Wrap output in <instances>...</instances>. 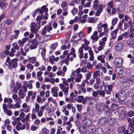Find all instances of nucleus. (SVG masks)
<instances>
[{
    "instance_id": "nucleus-1",
    "label": "nucleus",
    "mask_w": 134,
    "mask_h": 134,
    "mask_svg": "<svg viewBox=\"0 0 134 134\" xmlns=\"http://www.w3.org/2000/svg\"><path fill=\"white\" fill-rule=\"evenodd\" d=\"M120 81L124 83V87L125 90H127L131 85L134 84V79L132 77L127 78L122 76L120 78Z\"/></svg>"
},
{
    "instance_id": "nucleus-2",
    "label": "nucleus",
    "mask_w": 134,
    "mask_h": 134,
    "mask_svg": "<svg viewBox=\"0 0 134 134\" xmlns=\"http://www.w3.org/2000/svg\"><path fill=\"white\" fill-rule=\"evenodd\" d=\"M104 28L103 32L106 35L107 34L109 31V29L106 23L103 24L101 23H99L97 25V30L99 32H101L102 31V28Z\"/></svg>"
},
{
    "instance_id": "nucleus-3",
    "label": "nucleus",
    "mask_w": 134,
    "mask_h": 134,
    "mask_svg": "<svg viewBox=\"0 0 134 134\" xmlns=\"http://www.w3.org/2000/svg\"><path fill=\"white\" fill-rule=\"evenodd\" d=\"M31 31L32 32L36 33L40 29L41 25L40 23H37L36 24L34 22L30 24Z\"/></svg>"
},
{
    "instance_id": "nucleus-4",
    "label": "nucleus",
    "mask_w": 134,
    "mask_h": 134,
    "mask_svg": "<svg viewBox=\"0 0 134 134\" xmlns=\"http://www.w3.org/2000/svg\"><path fill=\"white\" fill-rule=\"evenodd\" d=\"M116 98L121 101H123L126 97V93L124 92H119L115 95Z\"/></svg>"
},
{
    "instance_id": "nucleus-5",
    "label": "nucleus",
    "mask_w": 134,
    "mask_h": 134,
    "mask_svg": "<svg viewBox=\"0 0 134 134\" xmlns=\"http://www.w3.org/2000/svg\"><path fill=\"white\" fill-rule=\"evenodd\" d=\"M7 35V30L5 29H2L0 32V40L2 41L5 40Z\"/></svg>"
},
{
    "instance_id": "nucleus-6",
    "label": "nucleus",
    "mask_w": 134,
    "mask_h": 134,
    "mask_svg": "<svg viewBox=\"0 0 134 134\" xmlns=\"http://www.w3.org/2000/svg\"><path fill=\"white\" fill-rule=\"evenodd\" d=\"M124 47V44L121 43L116 44L115 46V50L117 52H120L123 49Z\"/></svg>"
},
{
    "instance_id": "nucleus-7",
    "label": "nucleus",
    "mask_w": 134,
    "mask_h": 134,
    "mask_svg": "<svg viewBox=\"0 0 134 134\" xmlns=\"http://www.w3.org/2000/svg\"><path fill=\"white\" fill-rule=\"evenodd\" d=\"M60 88L64 93V95L66 96L68 95L69 91V87H66L63 84L60 83L59 85Z\"/></svg>"
},
{
    "instance_id": "nucleus-8",
    "label": "nucleus",
    "mask_w": 134,
    "mask_h": 134,
    "mask_svg": "<svg viewBox=\"0 0 134 134\" xmlns=\"http://www.w3.org/2000/svg\"><path fill=\"white\" fill-rule=\"evenodd\" d=\"M21 0H12L10 4V7L12 9L17 7L20 3Z\"/></svg>"
},
{
    "instance_id": "nucleus-9",
    "label": "nucleus",
    "mask_w": 134,
    "mask_h": 134,
    "mask_svg": "<svg viewBox=\"0 0 134 134\" xmlns=\"http://www.w3.org/2000/svg\"><path fill=\"white\" fill-rule=\"evenodd\" d=\"M48 14L47 13H45L44 14V15H41L38 16L36 19V20L38 22V23H40L41 21L43 18L44 20H46L48 19L47 15Z\"/></svg>"
},
{
    "instance_id": "nucleus-10",
    "label": "nucleus",
    "mask_w": 134,
    "mask_h": 134,
    "mask_svg": "<svg viewBox=\"0 0 134 134\" xmlns=\"http://www.w3.org/2000/svg\"><path fill=\"white\" fill-rule=\"evenodd\" d=\"M105 104L103 103H100L97 105L96 109L97 111L98 112L102 111L104 108Z\"/></svg>"
},
{
    "instance_id": "nucleus-11",
    "label": "nucleus",
    "mask_w": 134,
    "mask_h": 134,
    "mask_svg": "<svg viewBox=\"0 0 134 134\" xmlns=\"http://www.w3.org/2000/svg\"><path fill=\"white\" fill-rule=\"evenodd\" d=\"M59 88L57 87H54L52 88L51 93L53 94V96L55 97H58L57 92L59 91Z\"/></svg>"
},
{
    "instance_id": "nucleus-12",
    "label": "nucleus",
    "mask_w": 134,
    "mask_h": 134,
    "mask_svg": "<svg viewBox=\"0 0 134 134\" xmlns=\"http://www.w3.org/2000/svg\"><path fill=\"white\" fill-rule=\"evenodd\" d=\"M7 17L5 16L4 14H3L0 17V21L2 23L3 25L4 26L7 24Z\"/></svg>"
},
{
    "instance_id": "nucleus-13",
    "label": "nucleus",
    "mask_w": 134,
    "mask_h": 134,
    "mask_svg": "<svg viewBox=\"0 0 134 134\" xmlns=\"http://www.w3.org/2000/svg\"><path fill=\"white\" fill-rule=\"evenodd\" d=\"M119 30V29L118 28H116L114 30L110 32V35L111 39H115L116 37L117 34Z\"/></svg>"
},
{
    "instance_id": "nucleus-14",
    "label": "nucleus",
    "mask_w": 134,
    "mask_h": 134,
    "mask_svg": "<svg viewBox=\"0 0 134 134\" xmlns=\"http://www.w3.org/2000/svg\"><path fill=\"white\" fill-rule=\"evenodd\" d=\"M18 59L15 58L12 60V62L9 63V66H10L12 64V68H16L18 66V63L16 62Z\"/></svg>"
},
{
    "instance_id": "nucleus-15",
    "label": "nucleus",
    "mask_w": 134,
    "mask_h": 134,
    "mask_svg": "<svg viewBox=\"0 0 134 134\" xmlns=\"http://www.w3.org/2000/svg\"><path fill=\"white\" fill-rule=\"evenodd\" d=\"M123 60L122 59L119 57L116 58L115 60V64L116 66H121Z\"/></svg>"
},
{
    "instance_id": "nucleus-16",
    "label": "nucleus",
    "mask_w": 134,
    "mask_h": 134,
    "mask_svg": "<svg viewBox=\"0 0 134 134\" xmlns=\"http://www.w3.org/2000/svg\"><path fill=\"white\" fill-rule=\"evenodd\" d=\"M107 10L109 13H110L111 12V9L113 8V2L111 1L107 4Z\"/></svg>"
},
{
    "instance_id": "nucleus-17",
    "label": "nucleus",
    "mask_w": 134,
    "mask_h": 134,
    "mask_svg": "<svg viewBox=\"0 0 134 134\" xmlns=\"http://www.w3.org/2000/svg\"><path fill=\"white\" fill-rule=\"evenodd\" d=\"M97 104V101L94 99H92L90 100L89 102L90 107L92 108H94L96 107Z\"/></svg>"
},
{
    "instance_id": "nucleus-18",
    "label": "nucleus",
    "mask_w": 134,
    "mask_h": 134,
    "mask_svg": "<svg viewBox=\"0 0 134 134\" xmlns=\"http://www.w3.org/2000/svg\"><path fill=\"white\" fill-rule=\"evenodd\" d=\"M22 107L24 109L23 110L26 113H27L30 111L31 107L30 106L27 105L26 103L23 104Z\"/></svg>"
},
{
    "instance_id": "nucleus-19",
    "label": "nucleus",
    "mask_w": 134,
    "mask_h": 134,
    "mask_svg": "<svg viewBox=\"0 0 134 134\" xmlns=\"http://www.w3.org/2000/svg\"><path fill=\"white\" fill-rule=\"evenodd\" d=\"M125 108L124 107H121L119 108L118 110V112L119 114L121 115L122 117V119H123V116H124L125 114Z\"/></svg>"
},
{
    "instance_id": "nucleus-20",
    "label": "nucleus",
    "mask_w": 134,
    "mask_h": 134,
    "mask_svg": "<svg viewBox=\"0 0 134 134\" xmlns=\"http://www.w3.org/2000/svg\"><path fill=\"white\" fill-rule=\"evenodd\" d=\"M37 41L35 40H34L31 42V44L30 45V48L31 49H35L37 47Z\"/></svg>"
},
{
    "instance_id": "nucleus-21",
    "label": "nucleus",
    "mask_w": 134,
    "mask_h": 134,
    "mask_svg": "<svg viewBox=\"0 0 134 134\" xmlns=\"http://www.w3.org/2000/svg\"><path fill=\"white\" fill-rule=\"evenodd\" d=\"M103 8V4H100L98 6V8L97 9L98 10L96 13L95 15L96 16H99L102 11Z\"/></svg>"
},
{
    "instance_id": "nucleus-22",
    "label": "nucleus",
    "mask_w": 134,
    "mask_h": 134,
    "mask_svg": "<svg viewBox=\"0 0 134 134\" xmlns=\"http://www.w3.org/2000/svg\"><path fill=\"white\" fill-rule=\"evenodd\" d=\"M107 119L104 117H102L100 118L98 121V123L100 125H104L107 122Z\"/></svg>"
},
{
    "instance_id": "nucleus-23",
    "label": "nucleus",
    "mask_w": 134,
    "mask_h": 134,
    "mask_svg": "<svg viewBox=\"0 0 134 134\" xmlns=\"http://www.w3.org/2000/svg\"><path fill=\"white\" fill-rule=\"evenodd\" d=\"M79 131L80 132L81 134H85L87 131L86 128L84 125L81 126L79 128Z\"/></svg>"
},
{
    "instance_id": "nucleus-24",
    "label": "nucleus",
    "mask_w": 134,
    "mask_h": 134,
    "mask_svg": "<svg viewBox=\"0 0 134 134\" xmlns=\"http://www.w3.org/2000/svg\"><path fill=\"white\" fill-rule=\"evenodd\" d=\"M92 121L89 118L85 119L83 121L84 124L87 126H90L92 124Z\"/></svg>"
},
{
    "instance_id": "nucleus-25",
    "label": "nucleus",
    "mask_w": 134,
    "mask_h": 134,
    "mask_svg": "<svg viewBox=\"0 0 134 134\" xmlns=\"http://www.w3.org/2000/svg\"><path fill=\"white\" fill-rule=\"evenodd\" d=\"M105 56L103 55H102L98 56L97 57L98 60L100 61L101 63H104L105 62Z\"/></svg>"
},
{
    "instance_id": "nucleus-26",
    "label": "nucleus",
    "mask_w": 134,
    "mask_h": 134,
    "mask_svg": "<svg viewBox=\"0 0 134 134\" xmlns=\"http://www.w3.org/2000/svg\"><path fill=\"white\" fill-rule=\"evenodd\" d=\"M126 128L123 126H120L118 129V131L119 132H122L124 134H127V133Z\"/></svg>"
},
{
    "instance_id": "nucleus-27",
    "label": "nucleus",
    "mask_w": 134,
    "mask_h": 134,
    "mask_svg": "<svg viewBox=\"0 0 134 134\" xmlns=\"http://www.w3.org/2000/svg\"><path fill=\"white\" fill-rule=\"evenodd\" d=\"M126 44L130 47L134 48V38L127 41Z\"/></svg>"
},
{
    "instance_id": "nucleus-28",
    "label": "nucleus",
    "mask_w": 134,
    "mask_h": 134,
    "mask_svg": "<svg viewBox=\"0 0 134 134\" xmlns=\"http://www.w3.org/2000/svg\"><path fill=\"white\" fill-rule=\"evenodd\" d=\"M115 71L117 74H121L123 73V70L121 68L118 67V66H117V67L115 68Z\"/></svg>"
},
{
    "instance_id": "nucleus-29",
    "label": "nucleus",
    "mask_w": 134,
    "mask_h": 134,
    "mask_svg": "<svg viewBox=\"0 0 134 134\" xmlns=\"http://www.w3.org/2000/svg\"><path fill=\"white\" fill-rule=\"evenodd\" d=\"M40 106L39 104L36 103L35 105V108L32 110V112H38L40 110Z\"/></svg>"
},
{
    "instance_id": "nucleus-30",
    "label": "nucleus",
    "mask_w": 134,
    "mask_h": 134,
    "mask_svg": "<svg viewBox=\"0 0 134 134\" xmlns=\"http://www.w3.org/2000/svg\"><path fill=\"white\" fill-rule=\"evenodd\" d=\"M113 86L112 85H109L108 86V89L106 90L105 92L106 94L108 95L110 94L111 93Z\"/></svg>"
},
{
    "instance_id": "nucleus-31",
    "label": "nucleus",
    "mask_w": 134,
    "mask_h": 134,
    "mask_svg": "<svg viewBox=\"0 0 134 134\" xmlns=\"http://www.w3.org/2000/svg\"><path fill=\"white\" fill-rule=\"evenodd\" d=\"M103 130L100 127H98L95 130V134H103Z\"/></svg>"
},
{
    "instance_id": "nucleus-32",
    "label": "nucleus",
    "mask_w": 134,
    "mask_h": 134,
    "mask_svg": "<svg viewBox=\"0 0 134 134\" xmlns=\"http://www.w3.org/2000/svg\"><path fill=\"white\" fill-rule=\"evenodd\" d=\"M25 93L24 92L22 89H20L19 91L18 94L20 96V98L21 99H23L26 96Z\"/></svg>"
},
{
    "instance_id": "nucleus-33",
    "label": "nucleus",
    "mask_w": 134,
    "mask_h": 134,
    "mask_svg": "<svg viewBox=\"0 0 134 134\" xmlns=\"http://www.w3.org/2000/svg\"><path fill=\"white\" fill-rule=\"evenodd\" d=\"M87 113L90 116H93L94 114V112L93 110L90 109L89 108H87Z\"/></svg>"
},
{
    "instance_id": "nucleus-34",
    "label": "nucleus",
    "mask_w": 134,
    "mask_h": 134,
    "mask_svg": "<svg viewBox=\"0 0 134 134\" xmlns=\"http://www.w3.org/2000/svg\"><path fill=\"white\" fill-rule=\"evenodd\" d=\"M99 4V2L97 0H95L93 2V8L94 10H97L98 8V5Z\"/></svg>"
},
{
    "instance_id": "nucleus-35",
    "label": "nucleus",
    "mask_w": 134,
    "mask_h": 134,
    "mask_svg": "<svg viewBox=\"0 0 134 134\" xmlns=\"http://www.w3.org/2000/svg\"><path fill=\"white\" fill-rule=\"evenodd\" d=\"M15 35H13L12 37L11 38V40H13L14 38L16 39L18 36V35L19 33V30H16L14 31Z\"/></svg>"
},
{
    "instance_id": "nucleus-36",
    "label": "nucleus",
    "mask_w": 134,
    "mask_h": 134,
    "mask_svg": "<svg viewBox=\"0 0 134 134\" xmlns=\"http://www.w3.org/2000/svg\"><path fill=\"white\" fill-rule=\"evenodd\" d=\"M100 71L99 70H97L94 71L93 74V77L94 79H96L97 77V76H100Z\"/></svg>"
},
{
    "instance_id": "nucleus-37",
    "label": "nucleus",
    "mask_w": 134,
    "mask_h": 134,
    "mask_svg": "<svg viewBox=\"0 0 134 134\" xmlns=\"http://www.w3.org/2000/svg\"><path fill=\"white\" fill-rule=\"evenodd\" d=\"M58 69L59 70L57 72V75H61L62 76H64L65 75V72L61 71V67L58 68Z\"/></svg>"
},
{
    "instance_id": "nucleus-38",
    "label": "nucleus",
    "mask_w": 134,
    "mask_h": 134,
    "mask_svg": "<svg viewBox=\"0 0 134 134\" xmlns=\"http://www.w3.org/2000/svg\"><path fill=\"white\" fill-rule=\"evenodd\" d=\"M84 99V97L82 96H79L77 97V101L79 103H83Z\"/></svg>"
},
{
    "instance_id": "nucleus-39",
    "label": "nucleus",
    "mask_w": 134,
    "mask_h": 134,
    "mask_svg": "<svg viewBox=\"0 0 134 134\" xmlns=\"http://www.w3.org/2000/svg\"><path fill=\"white\" fill-rule=\"evenodd\" d=\"M118 108V105L116 104L113 103L112 104L111 107L110 108V110L111 111H115Z\"/></svg>"
},
{
    "instance_id": "nucleus-40",
    "label": "nucleus",
    "mask_w": 134,
    "mask_h": 134,
    "mask_svg": "<svg viewBox=\"0 0 134 134\" xmlns=\"http://www.w3.org/2000/svg\"><path fill=\"white\" fill-rule=\"evenodd\" d=\"M98 92L99 95L103 97H104L105 95V91L103 90H98Z\"/></svg>"
},
{
    "instance_id": "nucleus-41",
    "label": "nucleus",
    "mask_w": 134,
    "mask_h": 134,
    "mask_svg": "<svg viewBox=\"0 0 134 134\" xmlns=\"http://www.w3.org/2000/svg\"><path fill=\"white\" fill-rule=\"evenodd\" d=\"M127 131V134H131L134 131V129L131 127L128 126Z\"/></svg>"
},
{
    "instance_id": "nucleus-42",
    "label": "nucleus",
    "mask_w": 134,
    "mask_h": 134,
    "mask_svg": "<svg viewBox=\"0 0 134 134\" xmlns=\"http://www.w3.org/2000/svg\"><path fill=\"white\" fill-rule=\"evenodd\" d=\"M27 84L26 83H25L23 86V88L21 89H22V91L25 93H26L27 91Z\"/></svg>"
},
{
    "instance_id": "nucleus-43",
    "label": "nucleus",
    "mask_w": 134,
    "mask_h": 134,
    "mask_svg": "<svg viewBox=\"0 0 134 134\" xmlns=\"http://www.w3.org/2000/svg\"><path fill=\"white\" fill-rule=\"evenodd\" d=\"M115 120L113 118H109L108 119V123L110 125L113 124L115 123Z\"/></svg>"
},
{
    "instance_id": "nucleus-44",
    "label": "nucleus",
    "mask_w": 134,
    "mask_h": 134,
    "mask_svg": "<svg viewBox=\"0 0 134 134\" xmlns=\"http://www.w3.org/2000/svg\"><path fill=\"white\" fill-rule=\"evenodd\" d=\"M36 58L35 57H33L29 58V61L31 63L33 64L36 62Z\"/></svg>"
},
{
    "instance_id": "nucleus-45",
    "label": "nucleus",
    "mask_w": 134,
    "mask_h": 134,
    "mask_svg": "<svg viewBox=\"0 0 134 134\" xmlns=\"http://www.w3.org/2000/svg\"><path fill=\"white\" fill-rule=\"evenodd\" d=\"M7 5L6 3L3 2H1L0 3V7L1 9H3Z\"/></svg>"
},
{
    "instance_id": "nucleus-46",
    "label": "nucleus",
    "mask_w": 134,
    "mask_h": 134,
    "mask_svg": "<svg viewBox=\"0 0 134 134\" xmlns=\"http://www.w3.org/2000/svg\"><path fill=\"white\" fill-rule=\"evenodd\" d=\"M44 29H46L47 31L49 32L52 29V27L51 25L49 24V25L45 26Z\"/></svg>"
},
{
    "instance_id": "nucleus-47",
    "label": "nucleus",
    "mask_w": 134,
    "mask_h": 134,
    "mask_svg": "<svg viewBox=\"0 0 134 134\" xmlns=\"http://www.w3.org/2000/svg\"><path fill=\"white\" fill-rule=\"evenodd\" d=\"M12 46L13 48H14V49L17 50H19L20 48L18 46L17 43H13L12 44Z\"/></svg>"
},
{
    "instance_id": "nucleus-48",
    "label": "nucleus",
    "mask_w": 134,
    "mask_h": 134,
    "mask_svg": "<svg viewBox=\"0 0 134 134\" xmlns=\"http://www.w3.org/2000/svg\"><path fill=\"white\" fill-rule=\"evenodd\" d=\"M86 83H87V84L88 85L89 83L87 80L85 79L82 81L81 84V86L82 87H85Z\"/></svg>"
},
{
    "instance_id": "nucleus-49",
    "label": "nucleus",
    "mask_w": 134,
    "mask_h": 134,
    "mask_svg": "<svg viewBox=\"0 0 134 134\" xmlns=\"http://www.w3.org/2000/svg\"><path fill=\"white\" fill-rule=\"evenodd\" d=\"M118 20V18H115L113 19L111 21V24L112 25H115L117 23Z\"/></svg>"
},
{
    "instance_id": "nucleus-50",
    "label": "nucleus",
    "mask_w": 134,
    "mask_h": 134,
    "mask_svg": "<svg viewBox=\"0 0 134 134\" xmlns=\"http://www.w3.org/2000/svg\"><path fill=\"white\" fill-rule=\"evenodd\" d=\"M4 112L8 116H10L13 114L12 111L9 109H7Z\"/></svg>"
},
{
    "instance_id": "nucleus-51",
    "label": "nucleus",
    "mask_w": 134,
    "mask_h": 134,
    "mask_svg": "<svg viewBox=\"0 0 134 134\" xmlns=\"http://www.w3.org/2000/svg\"><path fill=\"white\" fill-rule=\"evenodd\" d=\"M122 36L125 38H128L129 37H130L129 35V32H126L123 34H122Z\"/></svg>"
},
{
    "instance_id": "nucleus-52",
    "label": "nucleus",
    "mask_w": 134,
    "mask_h": 134,
    "mask_svg": "<svg viewBox=\"0 0 134 134\" xmlns=\"http://www.w3.org/2000/svg\"><path fill=\"white\" fill-rule=\"evenodd\" d=\"M95 19L93 17L88 18L87 20V21L89 23H93L94 22Z\"/></svg>"
},
{
    "instance_id": "nucleus-53",
    "label": "nucleus",
    "mask_w": 134,
    "mask_h": 134,
    "mask_svg": "<svg viewBox=\"0 0 134 134\" xmlns=\"http://www.w3.org/2000/svg\"><path fill=\"white\" fill-rule=\"evenodd\" d=\"M98 91H93L92 93V95L94 98H96L98 94Z\"/></svg>"
},
{
    "instance_id": "nucleus-54",
    "label": "nucleus",
    "mask_w": 134,
    "mask_h": 134,
    "mask_svg": "<svg viewBox=\"0 0 134 134\" xmlns=\"http://www.w3.org/2000/svg\"><path fill=\"white\" fill-rule=\"evenodd\" d=\"M92 75V73L90 72H88V73L86 74V79L88 81Z\"/></svg>"
},
{
    "instance_id": "nucleus-55",
    "label": "nucleus",
    "mask_w": 134,
    "mask_h": 134,
    "mask_svg": "<svg viewBox=\"0 0 134 134\" xmlns=\"http://www.w3.org/2000/svg\"><path fill=\"white\" fill-rule=\"evenodd\" d=\"M26 67L27 68L31 70H33L34 68V66L30 63H29L27 65Z\"/></svg>"
},
{
    "instance_id": "nucleus-56",
    "label": "nucleus",
    "mask_w": 134,
    "mask_h": 134,
    "mask_svg": "<svg viewBox=\"0 0 134 134\" xmlns=\"http://www.w3.org/2000/svg\"><path fill=\"white\" fill-rule=\"evenodd\" d=\"M58 45V43L57 42L51 45V47L52 49H55L56 48Z\"/></svg>"
},
{
    "instance_id": "nucleus-57",
    "label": "nucleus",
    "mask_w": 134,
    "mask_h": 134,
    "mask_svg": "<svg viewBox=\"0 0 134 134\" xmlns=\"http://www.w3.org/2000/svg\"><path fill=\"white\" fill-rule=\"evenodd\" d=\"M29 47H30V45L29 44H26L25 47L24 49L26 52H27L29 51Z\"/></svg>"
},
{
    "instance_id": "nucleus-58",
    "label": "nucleus",
    "mask_w": 134,
    "mask_h": 134,
    "mask_svg": "<svg viewBox=\"0 0 134 134\" xmlns=\"http://www.w3.org/2000/svg\"><path fill=\"white\" fill-rule=\"evenodd\" d=\"M55 57L54 55H51L49 57V62L51 63H53L54 62Z\"/></svg>"
},
{
    "instance_id": "nucleus-59",
    "label": "nucleus",
    "mask_w": 134,
    "mask_h": 134,
    "mask_svg": "<svg viewBox=\"0 0 134 134\" xmlns=\"http://www.w3.org/2000/svg\"><path fill=\"white\" fill-rule=\"evenodd\" d=\"M98 38L99 36H98L92 35L91 36V38L93 40L95 41H97Z\"/></svg>"
},
{
    "instance_id": "nucleus-60",
    "label": "nucleus",
    "mask_w": 134,
    "mask_h": 134,
    "mask_svg": "<svg viewBox=\"0 0 134 134\" xmlns=\"http://www.w3.org/2000/svg\"><path fill=\"white\" fill-rule=\"evenodd\" d=\"M124 19H123L122 20V22H120L119 25L118 26V28L119 29H120L121 30H122V25H123V23H122V21Z\"/></svg>"
},
{
    "instance_id": "nucleus-61",
    "label": "nucleus",
    "mask_w": 134,
    "mask_h": 134,
    "mask_svg": "<svg viewBox=\"0 0 134 134\" xmlns=\"http://www.w3.org/2000/svg\"><path fill=\"white\" fill-rule=\"evenodd\" d=\"M42 132H43L45 134H48L49 133V130L45 128H43L42 129Z\"/></svg>"
},
{
    "instance_id": "nucleus-62",
    "label": "nucleus",
    "mask_w": 134,
    "mask_h": 134,
    "mask_svg": "<svg viewBox=\"0 0 134 134\" xmlns=\"http://www.w3.org/2000/svg\"><path fill=\"white\" fill-rule=\"evenodd\" d=\"M105 106H104V110H105V113H109L110 111V110L109 108L108 107L107 105H105Z\"/></svg>"
},
{
    "instance_id": "nucleus-63",
    "label": "nucleus",
    "mask_w": 134,
    "mask_h": 134,
    "mask_svg": "<svg viewBox=\"0 0 134 134\" xmlns=\"http://www.w3.org/2000/svg\"><path fill=\"white\" fill-rule=\"evenodd\" d=\"M8 108L9 109H15V107L14 105L11 103H9L8 104Z\"/></svg>"
},
{
    "instance_id": "nucleus-64",
    "label": "nucleus",
    "mask_w": 134,
    "mask_h": 134,
    "mask_svg": "<svg viewBox=\"0 0 134 134\" xmlns=\"http://www.w3.org/2000/svg\"><path fill=\"white\" fill-rule=\"evenodd\" d=\"M128 115L129 117H131L134 115V113L132 110L130 111L128 113Z\"/></svg>"
}]
</instances>
